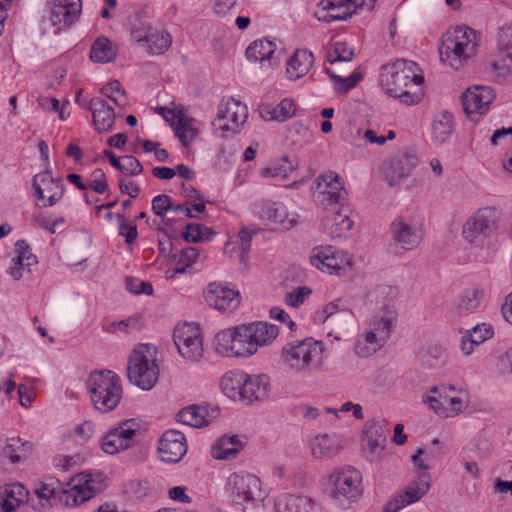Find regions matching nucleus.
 Instances as JSON below:
<instances>
[{
	"mask_svg": "<svg viewBox=\"0 0 512 512\" xmlns=\"http://www.w3.org/2000/svg\"><path fill=\"white\" fill-rule=\"evenodd\" d=\"M422 81L418 65L413 61L398 59L381 67V87L388 96L405 105H417L422 100L423 93L419 87Z\"/></svg>",
	"mask_w": 512,
	"mask_h": 512,
	"instance_id": "f257e3e1",
	"label": "nucleus"
},
{
	"mask_svg": "<svg viewBox=\"0 0 512 512\" xmlns=\"http://www.w3.org/2000/svg\"><path fill=\"white\" fill-rule=\"evenodd\" d=\"M376 297L388 298L379 310L372 317L369 328L363 340L359 339L355 344V352L361 358L369 357L377 352L390 338L394 323L397 319V311L392 300L397 295V290L391 286H379L376 290Z\"/></svg>",
	"mask_w": 512,
	"mask_h": 512,
	"instance_id": "f03ea898",
	"label": "nucleus"
},
{
	"mask_svg": "<svg viewBox=\"0 0 512 512\" xmlns=\"http://www.w3.org/2000/svg\"><path fill=\"white\" fill-rule=\"evenodd\" d=\"M102 489L100 481H96L94 475L89 472H82L77 475L76 483L69 489H63L59 479L45 477L35 487V494L39 500L46 504L52 498L59 500L68 507H76L90 500Z\"/></svg>",
	"mask_w": 512,
	"mask_h": 512,
	"instance_id": "7ed1b4c3",
	"label": "nucleus"
},
{
	"mask_svg": "<svg viewBox=\"0 0 512 512\" xmlns=\"http://www.w3.org/2000/svg\"><path fill=\"white\" fill-rule=\"evenodd\" d=\"M477 47L476 31L468 26H458L444 34L439 48L440 59L459 70L476 56Z\"/></svg>",
	"mask_w": 512,
	"mask_h": 512,
	"instance_id": "20e7f679",
	"label": "nucleus"
},
{
	"mask_svg": "<svg viewBox=\"0 0 512 512\" xmlns=\"http://www.w3.org/2000/svg\"><path fill=\"white\" fill-rule=\"evenodd\" d=\"M324 346L312 337L287 342L281 351L285 367L296 374H310L322 364Z\"/></svg>",
	"mask_w": 512,
	"mask_h": 512,
	"instance_id": "39448f33",
	"label": "nucleus"
},
{
	"mask_svg": "<svg viewBox=\"0 0 512 512\" xmlns=\"http://www.w3.org/2000/svg\"><path fill=\"white\" fill-rule=\"evenodd\" d=\"M86 387L93 407L101 413L113 411L122 399L121 379L111 370L91 372Z\"/></svg>",
	"mask_w": 512,
	"mask_h": 512,
	"instance_id": "423d86ee",
	"label": "nucleus"
},
{
	"mask_svg": "<svg viewBox=\"0 0 512 512\" xmlns=\"http://www.w3.org/2000/svg\"><path fill=\"white\" fill-rule=\"evenodd\" d=\"M155 348L141 344L135 348L127 366V376L131 384L149 391L157 383L159 368L155 359Z\"/></svg>",
	"mask_w": 512,
	"mask_h": 512,
	"instance_id": "0eeeda50",
	"label": "nucleus"
},
{
	"mask_svg": "<svg viewBox=\"0 0 512 512\" xmlns=\"http://www.w3.org/2000/svg\"><path fill=\"white\" fill-rule=\"evenodd\" d=\"M329 482L332 484L330 497L342 509L357 501L362 493V474L355 467H338L329 475Z\"/></svg>",
	"mask_w": 512,
	"mask_h": 512,
	"instance_id": "6e6552de",
	"label": "nucleus"
},
{
	"mask_svg": "<svg viewBox=\"0 0 512 512\" xmlns=\"http://www.w3.org/2000/svg\"><path fill=\"white\" fill-rule=\"evenodd\" d=\"M498 230V214L493 207H482L472 213L462 226V236L476 248H484Z\"/></svg>",
	"mask_w": 512,
	"mask_h": 512,
	"instance_id": "1a4fd4ad",
	"label": "nucleus"
},
{
	"mask_svg": "<svg viewBox=\"0 0 512 512\" xmlns=\"http://www.w3.org/2000/svg\"><path fill=\"white\" fill-rule=\"evenodd\" d=\"M455 391L454 385H435L422 396V402L439 417H456L466 408L467 404L462 398L450 395V392Z\"/></svg>",
	"mask_w": 512,
	"mask_h": 512,
	"instance_id": "9d476101",
	"label": "nucleus"
},
{
	"mask_svg": "<svg viewBox=\"0 0 512 512\" xmlns=\"http://www.w3.org/2000/svg\"><path fill=\"white\" fill-rule=\"evenodd\" d=\"M247 117V106L238 100L229 98L221 101L213 126L223 132L237 134L241 131Z\"/></svg>",
	"mask_w": 512,
	"mask_h": 512,
	"instance_id": "9b49d317",
	"label": "nucleus"
},
{
	"mask_svg": "<svg viewBox=\"0 0 512 512\" xmlns=\"http://www.w3.org/2000/svg\"><path fill=\"white\" fill-rule=\"evenodd\" d=\"M318 203L327 209L333 205H343L347 199V191L341 177L333 171L320 174L316 180Z\"/></svg>",
	"mask_w": 512,
	"mask_h": 512,
	"instance_id": "f8f14e48",
	"label": "nucleus"
},
{
	"mask_svg": "<svg viewBox=\"0 0 512 512\" xmlns=\"http://www.w3.org/2000/svg\"><path fill=\"white\" fill-rule=\"evenodd\" d=\"M173 340L179 354L188 361L196 362L203 356L202 338L198 326L184 323L176 326Z\"/></svg>",
	"mask_w": 512,
	"mask_h": 512,
	"instance_id": "ddd939ff",
	"label": "nucleus"
},
{
	"mask_svg": "<svg viewBox=\"0 0 512 512\" xmlns=\"http://www.w3.org/2000/svg\"><path fill=\"white\" fill-rule=\"evenodd\" d=\"M376 0H321L322 11H326L323 16H318L319 20L326 22L346 20L353 14L360 13L363 10L370 11Z\"/></svg>",
	"mask_w": 512,
	"mask_h": 512,
	"instance_id": "4468645a",
	"label": "nucleus"
},
{
	"mask_svg": "<svg viewBox=\"0 0 512 512\" xmlns=\"http://www.w3.org/2000/svg\"><path fill=\"white\" fill-rule=\"evenodd\" d=\"M229 497L235 504L261 499V482L253 474H232L228 479Z\"/></svg>",
	"mask_w": 512,
	"mask_h": 512,
	"instance_id": "2eb2a0df",
	"label": "nucleus"
},
{
	"mask_svg": "<svg viewBox=\"0 0 512 512\" xmlns=\"http://www.w3.org/2000/svg\"><path fill=\"white\" fill-rule=\"evenodd\" d=\"M32 187L37 200L43 201L42 206H54L63 197L65 188L60 179L53 178L49 170L33 177Z\"/></svg>",
	"mask_w": 512,
	"mask_h": 512,
	"instance_id": "dca6fc26",
	"label": "nucleus"
},
{
	"mask_svg": "<svg viewBox=\"0 0 512 512\" xmlns=\"http://www.w3.org/2000/svg\"><path fill=\"white\" fill-rule=\"evenodd\" d=\"M392 238L402 249L411 251L423 239L421 227L410 217H397L391 223Z\"/></svg>",
	"mask_w": 512,
	"mask_h": 512,
	"instance_id": "f3484780",
	"label": "nucleus"
},
{
	"mask_svg": "<svg viewBox=\"0 0 512 512\" xmlns=\"http://www.w3.org/2000/svg\"><path fill=\"white\" fill-rule=\"evenodd\" d=\"M206 303L221 312L233 311L240 304V294L238 291L218 283H210L204 291Z\"/></svg>",
	"mask_w": 512,
	"mask_h": 512,
	"instance_id": "a211bd4d",
	"label": "nucleus"
},
{
	"mask_svg": "<svg viewBox=\"0 0 512 512\" xmlns=\"http://www.w3.org/2000/svg\"><path fill=\"white\" fill-rule=\"evenodd\" d=\"M187 452L186 439L182 432L168 430L159 440L158 453L163 462L177 463Z\"/></svg>",
	"mask_w": 512,
	"mask_h": 512,
	"instance_id": "6ab92c4d",
	"label": "nucleus"
},
{
	"mask_svg": "<svg viewBox=\"0 0 512 512\" xmlns=\"http://www.w3.org/2000/svg\"><path fill=\"white\" fill-rule=\"evenodd\" d=\"M495 98L493 89L489 86L475 85L469 87L461 97L462 106L466 114H485Z\"/></svg>",
	"mask_w": 512,
	"mask_h": 512,
	"instance_id": "aec40b11",
	"label": "nucleus"
},
{
	"mask_svg": "<svg viewBox=\"0 0 512 512\" xmlns=\"http://www.w3.org/2000/svg\"><path fill=\"white\" fill-rule=\"evenodd\" d=\"M135 433V429L128 427L127 423L123 422L117 427L111 428L102 436L101 448L107 454H115L125 450L131 446Z\"/></svg>",
	"mask_w": 512,
	"mask_h": 512,
	"instance_id": "412c9836",
	"label": "nucleus"
},
{
	"mask_svg": "<svg viewBox=\"0 0 512 512\" xmlns=\"http://www.w3.org/2000/svg\"><path fill=\"white\" fill-rule=\"evenodd\" d=\"M310 263L323 272L338 274L345 259L342 252L334 250L332 246H320L312 250Z\"/></svg>",
	"mask_w": 512,
	"mask_h": 512,
	"instance_id": "4be33fe9",
	"label": "nucleus"
},
{
	"mask_svg": "<svg viewBox=\"0 0 512 512\" xmlns=\"http://www.w3.org/2000/svg\"><path fill=\"white\" fill-rule=\"evenodd\" d=\"M353 225L352 212L343 205L323 220V226L332 239L346 238Z\"/></svg>",
	"mask_w": 512,
	"mask_h": 512,
	"instance_id": "5701e85b",
	"label": "nucleus"
},
{
	"mask_svg": "<svg viewBox=\"0 0 512 512\" xmlns=\"http://www.w3.org/2000/svg\"><path fill=\"white\" fill-rule=\"evenodd\" d=\"M247 380L241 390L239 401L245 405H251L263 401L269 391V378L265 374L249 375L246 374Z\"/></svg>",
	"mask_w": 512,
	"mask_h": 512,
	"instance_id": "b1692460",
	"label": "nucleus"
},
{
	"mask_svg": "<svg viewBox=\"0 0 512 512\" xmlns=\"http://www.w3.org/2000/svg\"><path fill=\"white\" fill-rule=\"evenodd\" d=\"M418 165V158L414 154L405 153L393 158L385 168V178L390 186L397 185L401 180L408 177L412 170Z\"/></svg>",
	"mask_w": 512,
	"mask_h": 512,
	"instance_id": "393cba45",
	"label": "nucleus"
},
{
	"mask_svg": "<svg viewBox=\"0 0 512 512\" xmlns=\"http://www.w3.org/2000/svg\"><path fill=\"white\" fill-rule=\"evenodd\" d=\"M219 412L217 407L193 405L180 410L177 420L187 426L200 428L207 426L219 415Z\"/></svg>",
	"mask_w": 512,
	"mask_h": 512,
	"instance_id": "a878e982",
	"label": "nucleus"
},
{
	"mask_svg": "<svg viewBox=\"0 0 512 512\" xmlns=\"http://www.w3.org/2000/svg\"><path fill=\"white\" fill-rule=\"evenodd\" d=\"M343 446L336 434H318L309 441V449L314 459L323 460L336 456Z\"/></svg>",
	"mask_w": 512,
	"mask_h": 512,
	"instance_id": "bb28decb",
	"label": "nucleus"
},
{
	"mask_svg": "<svg viewBox=\"0 0 512 512\" xmlns=\"http://www.w3.org/2000/svg\"><path fill=\"white\" fill-rule=\"evenodd\" d=\"M89 109L93 116L95 129L100 133L110 132L116 118L113 107L104 99L95 97L91 99Z\"/></svg>",
	"mask_w": 512,
	"mask_h": 512,
	"instance_id": "cd10ccee",
	"label": "nucleus"
},
{
	"mask_svg": "<svg viewBox=\"0 0 512 512\" xmlns=\"http://www.w3.org/2000/svg\"><path fill=\"white\" fill-rule=\"evenodd\" d=\"M314 62V56L308 49H297L289 58L286 74L290 80H297L306 75Z\"/></svg>",
	"mask_w": 512,
	"mask_h": 512,
	"instance_id": "c85d7f7f",
	"label": "nucleus"
},
{
	"mask_svg": "<svg viewBox=\"0 0 512 512\" xmlns=\"http://www.w3.org/2000/svg\"><path fill=\"white\" fill-rule=\"evenodd\" d=\"M493 334V328L490 324H479L462 337L460 348L466 356H469L474 352L477 346L492 338Z\"/></svg>",
	"mask_w": 512,
	"mask_h": 512,
	"instance_id": "c756f323",
	"label": "nucleus"
},
{
	"mask_svg": "<svg viewBox=\"0 0 512 512\" xmlns=\"http://www.w3.org/2000/svg\"><path fill=\"white\" fill-rule=\"evenodd\" d=\"M253 210L259 218L275 223L285 224L288 220V213L285 205L281 202L263 200L256 202Z\"/></svg>",
	"mask_w": 512,
	"mask_h": 512,
	"instance_id": "7c9ffc66",
	"label": "nucleus"
},
{
	"mask_svg": "<svg viewBox=\"0 0 512 512\" xmlns=\"http://www.w3.org/2000/svg\"><path fill=\"white\" fill-rule=\"evenodd\" d=\"M128 28L131 39L141 46L144 45V40H147L148 34L154 29L144 10H138L128 18Z\"/></svg>",
	"mask_w": 512,
	"mask_h": 512,
	"instance_id": "2f4dec72",
	"label": "nucleus"
},
{
	"mask_svg": "<svg viewBox=\"0 0 512 512\" xmlns=\"http://www.w3.org/2000/svg\"><path fill=\"white\" fill-rule=\"evenodd\" d=\"M363 434V447L368 449L370 454L377 457L380 456L386 442V435L382 426L379 423L372 421L367 424Z\"/></svg>",
	"mask_w": 512,
	"mask_h": 512,
	"instance_id": "473e14b6",
	"label": "nucleus"
},
{
	"mask_svg": "<svg viewBox=\"0 0 512 512\" xmlns=\"http://www.w3.org/2000/svg\"><path fill=\"white\" fill-rule=\"evenodd\" d=\"M277 512H316L314 502L304 496L283 495L275 503Z\"/></svg>",
	"mask_w": 512,
	"mask_h": 512,
	"instance_id": "72a5a7b5",
	"label": "nucleus"
},
{
	"mask_svg": "<svg viewBox=\"0 0 512 512\" xmlns=\"http://www.w3.org/2000/svg\"><path fill=\"white\" fill-rule=\"evenodd\" d=\"M246 374L242 370H231L225 373L220 380V388L222 392L230 399L239 401L241 390L245 385Z\"/></svg>",
	"mask_w": 512,
	"mask_h": 512,
	"instance_id": "f704fd0d",
	"label": "nucleus"
},
{
	"mask_svg": "<svg viewBox=\"0 0 512 512\" xmlns=\"http://www.w3.org/2000/svg\"><path fill=\"white\" fill-rule=\"evenodd\" d=\"M28 491L21 483L7 485L3 491L0 512H14L26 499Z\"/></svg>",
	"mask_w": 512,
	"mask_h": 512,
	"instance_id": "c9c22d12",
	"label": "nucleus"
},
{
	"mask_svg": "<svg viewBox=\"0 0 512 512\" xmlns=\"http://www.w3.org/2000/svg\"><path fill=\"white\" fill-rule=\"evenodd\" d=\"M243 449V443L238 436H223L212 448V456L218 460H229L237 456Z\"/></svg>",
	"mask_w": 512,
	"mask_h": 512,
	"instance_id": "e433bc0d",
	"label": "nucleus"
},
{
	"mask_svg": "<svg viewBox=\"0 0 512 512\" xmlns=\"http://www.w3.org/2000/svg\"><path fill=\"white\" fill-rule=\"evenodd\" d=\"M454 132L453 116L447 111L438 114L432 123V141L443 144L450 139Z\"/></svg>",
	"mask_w": 512,
	"mask_h": 512,
	"instance_id": "4c0bfd02",
	"label": "nucleus"
},
{
	"mask_svg": "<svg viewBox=\"0 0 512 512\" xmlns=\"http://www.w3.org/2000/svg\"><path fill=\"white\" fill-rule=\"evenodd\" d=\"M484 293L483 290L477 287L467 289L459 299L455 308V314L458 317H463L475 313L482 302Z\"/></svg>",
	"mask_w": 512,
	"mask_h": 512,
	"instance_id": "58836bf2",
	"label": "nucleus"
},
{
	"mask_svg": "<svg viewBox=\"0 0 512 512\" xmlns=\"http://www.w3.org/2000/svg\"><path fill=\"white\" fill-rule=\"evenodd\" d=\"M430 480V475L426 472H422L418 478L410 482L405 491L399 495L402 499V503L410 505L419 501L429 490Z\"/></svg>",
	"mask_w": 512,
	"mask_h": 512,
	"instance_id": "ea45409f",
	"label": "nucleus"
},
{
	"mask_svg": "<svg viewBox=\"0 0 512 512\" xmlns=\"http://www.w3.org/2000/svg\"><path fill=\"white\" fill-rule=\"evenodd\" d=\"M246 325L248 330H250L256 350H258L260 346L271 343L279 333V329L276 325L267 322H253Z\"/></svg>",
	"mask_w": 512,
	"mask_h": 512,
	"instance_id": "a19ab883",
	"label": "nucleus"
},
{
	"mask_svg": "<svg viewBox=\"0 0 512 512\" xmlns=\"http://www.w3.org/2000/svg\"><path fill=\"white\" fill-rule=\"evenodd\" d=\"M80 12L81 7H77V5H72L70 8L63 5H52L50 21L58 29L68 28L78 20Z\"/></svg>",
	"mask_w": 512,
	"mask_h": 512,
	"instance_id": "79ce46f5",
	"label": "nucleus"
},
{
	"mask_svg": "<svg viewBox=\"0 0 512 512\" xmlns=\"http://www.w3.org/2000/svg\"><path fill=\"white\" fill-rule=\"evenodd\" d=\"M117 50L106 37L97 38L90 50V59L97 63H109L116 59Z\"/></svg>",
	"mask_w": 512,
	"mask_h": 512,
	"instance_id": "37998d69",
	"label": "nucleus"
},
{
	"mask_svg": "<svg viewBox=\"0 0 512 512\" xmlns=\"http://www.w3.org/2000/svg\"><path fill=\"white\" fill-rule=\"evenodd\" d=\"M234 338L235 357H248L257 352L246 324L235 327Z\"/></svg>",
	"mask_w": 512,
	"mask_h": 512,
	"instance_id": "c03bdc74",
	"label": "nucleus"
},
{
	"mask_svg": "<svg viewBox=\"0 0 512 512\" xmlns=\"http://www.w3.org/2000/svg\"><path fill=\"white\" fill-rule=\"evenodd\" d=\"M31 445L29 442H23L19 437L7 438L1 446V454L12 463L19 462L26 457Z\"/></svg>",
	"mask_w": 512,
	"mask_h": 512,
	"instance_id": "a18cd8bd",
	"label": "nucleus"
},
{
	"mask_svg": "<svg viewBox=\"0 0 512 512\" xmlns=\"http://www.w3.org/2000/svg\"><path fill=\"white\" fill-rule=\"evenodd\" d=\"M275 50V43L267 39H261L251 43L246 49L245 55L249 61L263 62L270 60Z\"/></svg>",
	"mask_w": 512,
	"mask_h": 512,
	"instance_id": "49530a36",
	"label": "nucleus"
},
{
	"mask_svg": "<svg viewBox=\"0 0 512 512\" xmlns=\"http://www.w3.org/2000/svg\"><path fill=\"white\" fill-rule=\"evenodd\" d=\"M171 43V35L168 32L158 31L154 28L148 34L147 40H144L143 46L148 48L149 53L159 55L163 54L170 47Z\"/></svg>",
	"mask_w": 512,
	"mask_h": 512,
	"instance_id": "de8ad7c7",
	"label": "nucleus"
},
{
	"mask_svg": "<svg viewBox=\"0 0 512 512\" xmlns=\"http://www.w3.org/2000/svg\"><path fill=\"white\" fill-rule=\"evenodd\" d=\"M297 168L296 164H293L288 157H282L269 166L261 170V176L268 178H279L287 179L289 175Z\"/></svg>",
	"mask_w": 512,
	"mask_h": 512,
	"instance_id": "09e8293b",
	"label": "nucleus"
},
{
	"mask_svg": "<svg viewBox=\"0 0 512 512\" xmlns=\"http://www.w3.org/2000/svg\"><path fill=\"white\" fill-rule=\"evenodd\" d=\"M235 327L220 331L214 339L215 350L218 354L227 357H235Z\"/></svg>",
	"mask_w": 512,
	"mask_h": 512,
	"instance_id": "8fccbe9b",
	"label": "nucleus"
},
{
	"mask_svg": "<svg viewBox=\"0 0 512 512\" xmlns=\"http://www.w3.org/2000/svg\"><path fill=\"white\" fill-rule=\"evenodd\" d=\"M101 93L118 107H125L128 104L127 95L120 82L117 80L111 81L103 86Z\"/></svg>",
	"mask_w": 512,
	"mask_h": 512,
	"instance_id": "3c124183",
	"label": "nucleus"
},
{
	"mask_svg": "<svg viewBox=\"0 0 512 512\" xmlns=\"http://www.w3.org/2000/svg\"><path fill=\"white\" fill-rule=\"evenodd\" d=\"M354 56L353 50L343 42H336L328 50L326 59L330 64L337 62H349Z\"/></svg>",
	"mask_w": 512,
	"mask_h": 512,
	"instance_id": "603ef678",
	"label": "nucleus"
},
{
	"mask_svg": "<svg viewBox=\"0 0 512 512\" xmlns=\"http://www.w3.org/2000/svg\"><path fill=\"white\" fill-rule=\"evenodd\" d=\"M212 230L201 224L190 223L185 227L182 236L186 242L196 243L204 240H210Z\"/></svg>",
	"mask_w": 512,
	"mask_h": 512,
	"instance_id": "864d4df0",
	"label": "nucleus"
},
{
	"mask_svg": "<svg viewBox=\"0 0 512 512\" xmlns=\"http://www.w3.org/2000/svg\"><path fill=\"white\" fill-rule=\"evenodd\" d=\"M338 313L341 318H348L350 316V313L347 310H340L337 302H330L325 305L322 310L315 313L314 320L318 323H325L327 321L336 323L334 316Z\"/></svg>",
	"mask_w": 512,
	"mask_h": 512,
	"instance_id": "5fc2aeb1",
	"label": "nucleus"
},
{
	"mask_svg": "<svg viewBox=\"0 0 512 512\" xmlns=\"http://www.w3.org/2000/svg\"><path fill=\"white\" fill-rule=\"evenodd\" d=\"M325 72L334 81L335 89L339 93H346L348 90L353 88L361 79L360 75H357L356 73H353L348 77H340L329 68H325Z\"/></svg>",
	"mask_w": 512,
	"mask_h": 512,
	"instance_id": "6e6d98bb",
	"label": "nucleus"
},
{
	"mask_svg": "<svg viewBox=\"0 0 512 512\" xmlns=\"http://www.w3.org/2000/svg\"><path fill=\"white\" fill-rule=\"evenodd\" d=\"M15 251L17 253L16 264H20V261H23L28 269L37 264V258L31 253L30 246L25 240H18L15 243Z\"/></svg>",
	"mask_w": 512,
	"mask_h": 512,
	"instance_id": "4d7b16f0",
	"label": "nucleus"
},
{
	"mask_svg": "<svg viewBox=\"0 0 512 512\" xmlns=\"http://www.w3.org/2000/svg\"><path fill=\"white\" fill-rule=\"evenodd\" d=\"M444 350L437 346H429L425 351L421 353V361L423 365L427 367H436L442 363Z\"/></svg>",
	"mask_w": 512,
	"mask_h": 512,
	"instance_id": "13d9d810",
	"label": "nucleus"
},
{
	"mask_svg": "<svg viewBox=\"0 0 512 512\" xmlns=\"http://www.w3.org/2000/svg\"><path fill=\"white\" fill-rule=\"evenodd\" d=\"M198 256L199 252L195 247H187L174 255V261L176 265L185 268L186 271L187 268L191 267L196 262Z\"/></svg>",
	"mask_w": 512,
	"mask_h": 512,
	"instance_id": "bf43d9fd",
	"label": "nucleus"
},
{
	"mask_svg": "<svg viewBox=\"0 0 512 512\" xmlns=\"http://www.w3.org/2000/svg\"><path fill=\"white\" fill-rule=\"evenodd\" d=\"M117 219L119 221V235L125 238V242L128 245H131L137 238V226L132 221L126 222L123 214H117Z\"/></svg>",
	"mask_w": 512,
	"mask_h": 512,
	"instance_id": "052dcab7",
	"label": "nucleus"
},
{
	"mask_svg": "<svg viewBox=\"0 0 512 512\" xmlns=\"http://www.w3.org/2000/svg\"><path fill=\"white\" fill-rule=\"evenodd\" d=\"M175 134L181 143L187 147L192 142L196 135L195 129L188 125L186 119L180 118L177 126L175 127Z\"/></svg>",
	"mask_w": 512,
	"mask_h": 512,
	"instance_id": "680f3d73",
	"label": "nucleus"
},
{
	"mask_svg": "<svg viewBox=\"0 0 512 512\" xmlns=\"http://www.w3.org/2000/svg\"><path fill=\"white\" fill-rule=\"evenodd\" d=\"M311 294V289L302 286L289 292L285 296V303L291 307L297 308L302 305L305 299Z\"/></svg>",
	"mask_w": 512,
	"mask_h": 512,
	"instance_id": "e2e57ef3",
	"label": "nucleus"
},
{
	"mask_svg": "<svg viewBox=\"0 0 512 512\" xmlns=\"http://www.w3.org/2000/svg\"><path fill=\"white\" fill-rule=\"evenodd\" d=\"M253 234H255V232L250 231L248 228H243L238 233V246L240 250V259L242 262H245L248 257Z\"/></svg>",
	"mask_w": 512,
	"mask_h": 512,
	"instance_id": "0e129e2a",
	"label": "nucleus"
},
{
	"mask_svg": "<svg viewBox=\"0 0 512 512\" xmlns=\"http://www.w3.org/2000/svg\"><path fill=\"white\" fill-rule=\"evenodd\" d=\"M126 288L128 291H130L133 294L139 295V294H146L151 295L153 293V287L152 285L147 281H140L138 279L134 278H127L126 279Z\"/></svg>",
	"mask_w": 512,
	"mask_h": 512,
	"instance_id": "69168bd1",
	"label": "nucleus"
},
{
	"mask_svg": "<svg viewBox=\"0 0 512 512\" xmlns=\"http://www.w3.org/2000/svg\"><path fill=\"white\" fill-rule=\"evenodd\" d=\"M120 171L131 176H136L143 171V166L134 156L126 155L122 157Z\"/></svg>",
	"mask_w": 512,
	"mask_h": 512,
	"instance_id": "338daca9",
	"label": "nucleus"
},
{
	"mask_svg": "<svg viewBox=\"0 0 512 512\" xmlns=\"http://www.w3.org/2000/svg\"><path fill=\"white\" fill-rule=\"evenodd\" d=\"M171 198L168 195H157L152 199V211L157 216H164L168 210L172 211Z\"/></svg>",
	"mask_w": 512,
	"mask_h": 512,
	"instance_id": "774afa93",
	"label": "nucleus"
}]
</instances>
